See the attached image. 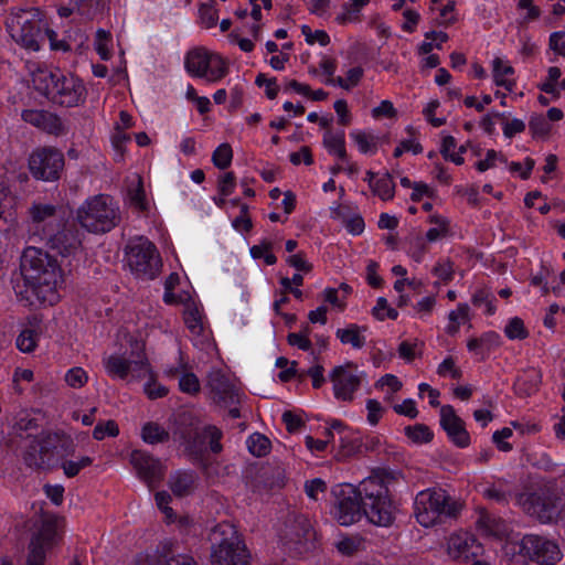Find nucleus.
I'll return each mask as SVG.
<instances>
[{"mask_svg": "<svg viewBox=\"0 0 565 565\" xmlns=\"http://www.w3.org/2000/svg\"><path fill=\"white\" fill-rule=\"evenodd\" d=\"M130 463L137 471L138 477L152 489L162 479L161 462L147 452L134 450L130 455Z\"/></svg>", "mask_w": 565, "mask_h": 565, "instance_id": "aec40b11", "label": "nucleus"}, {"mask_svg": "<svg viewBox=\"0 0 565 565\" xmlns=\"http://www.w3.org/2000/svg\"><path fill=\"white\" fill-rule=\"evenodd\" d=\"M497 161L507 163V159L498 151L491 149L487 151L486 159L480 160L476 163V168L480 172H484L491 168H494Z\"/></svg>", "mask_w": 565, "mask_h": 565, "instance_id": "13d9d810", "label": "nucleus"}, {"mask_svg": "<svg viewBox=\"0 0 565 565\" xmlns=\"http://www.w3.org/2000/svg\"><path fill=\"white\" fill-rule=\"evenodd\" d=\"M20 270L25 286L40 301L49 305L57 301L63 273L57 260L47 252L33 246L26 247L21 255Z\"/></svg>", "mask_w": 565, "mask_h": 565, "instance_id": "f257e3e1", "label": "nucleus"}, {"mask_svg": "<svg viewBox=\"0 0 565 565\" xmlns=\"http://www.w3.org/2000/svg\"><path fill=\"white\" fill-rule=\"evenodd\" d=\"M213 565H249V554L236 527L222 522L210 532Z\"/></svg>", "mask_w": 565, "mask_h": 565, "instance_id": "20e7f679", "label": "nucleus"}, {"mask_svg": "<svg viewBox=\"0 0 565 565\" xmlns=\"http://www.w3.org/2000/svg\"><path fill=\"white\" fill-rule=\"evenodd\" d=\"M46 446L45 433L39 437L33 438L23 456L24 462L32 469L41 470L45 469L50 465L52 454L50 448Z\"/></svg>", "mask_w": 565, "mask_h": 565, "instance_id": "b1692460", "label": "nucleus"}, {"mask_svg": "<svg viewBox=\"0 0 565 565\" xmlns=\"http://www.w3.org/2000/svg\"><path fill=\"white\" fill-rule=\"evenodd\" d=\"M249 452L256 457H263L270 450V440L263 434H252L247 439Z\"/></svg>", "mask_w": 565, "mask_h": 565, "instance_id": "ea45409f", "label": "nucleus"}, {"mask_svg": "<svg viewBox=\"0 0 565 565\" xmlns=\"http://www.w3.org/2000/svg\"><path fill=\"white\" fill-rule=\"evenodd\" d=\"M35 233L42 237L45 230H53L54 225L62 221L57 209L52 204L33 203L29 210Z\"/></svg>", "mask_w": 565, "mask_h": 565, "instance_id": "5701e85b", "label": "nucleus"}, {"mask_svg": "<svg viewBox=\"0 0 565 565\" xmlns=\"http://www.w3.org/2000/svg\"><path fill=\"white\" fill-rule=\"evenodd\" d=\"M50 548H46L44 545L40 544L38 541L31 540L30 546H29V555L26 559V565H44L45 563V556L46 551Z\"/></svg>", "mask_w": 565, "mask_h": 565, "instance_id": "8fccbe9b", "label": "nucleus"}, {"mask_svg": "<svg viewBox=\"0 0 565 565\" xmlns=\"http://www.w3.org/2000/svg\"><path fill=\"white\" fill-rule=\"evenodd\" d=\"M107 374L113 379L127 382L139 381L151 375V367L142 350L132 352L128 358L111 354L103 360Z\"/></svg>", "mask_w": 565, "mask_h": 565, "instance_id": "9d476101", "label": "nucleus"}, {"mask_svg": "<svg viewBox=\"0 0 565 565\" xmlns=\"http://www.w3.org/2000/svg\"><path fill=\"white\" fill-rule=\"evenodd\" d=\"M519 555L525 561H532L540 565H556L563 554L558 544L547 537L527 534L519 544Z\"/></svg>", "mask_w": 565, "mask_h": 565, "instance_id": "9b49d317", "label": "nucleus"}, {"mask_svg": "<svg viewBox=\"0 0 565 565\" xmlns=\"http://www.w3.org/2000/svg\"><path fill=\"white\" fill-rule=\"evenodd\" d=\"M524 511L535 518L541 523L555 522L562 512L561 498L557 493L551 491L530 494L523 502Z\"/></svg>", "mask_w": 565, "mask_h": 565, "instance_id": "2eb2a0df", "label": "nucleus"}, {"mask_svg": "<svg viewBox=\"0 0 565 565\" xmlns=\"http://www.w3.org/2000/svg\"><path fill=\"white\" fill-rule=\"evenodd\" d=\"M11 39L30 51H39L44 43V20L35 8L13 9L6 19Z\"/></svg>", "mask_w": 565, "mask_h": 565, "instance_id": "423d86ee", "label": "nucleus"}, {"mask_svg": "<svg viewBox=\"0 0 565 565\" xmlns=\"http://www.w3.org/2000/svg\"><path fill=\"white\" fill-rule=\"evenodd\" d=\"M431 10L437 12L436 21L439 25L448 26L457 21L454 1H448L445 4L440 3L433 7Z\"/></svg>", "mask_w": 565, "mask_h": 565, "instance_id": "79ce46f5", "label": "nucleus"}, {"mask_svg": "<svg viewBox=\"0 0 565 565\" xmlns=\"http://www.w3.org/2000/svg\"><path fill=\"white\" fill-rule=\"evenodd\" d=\"M476 525L483 535L493 536L495 539H503L508 536L510 532V526L503 519L484 510L479 511Z\"/></svg>", "mask_w": 565, "mask_h": 565, "instance_id": "393cba45", "label": "nucleus"}, {"mask_svg": "<svg viewBox=\"0 0 565 565\" xmlns=\"http://www.w3.org/2000/svg\"><path fill=\"white\" fill-rule=\"evenodd\" d=\"M161 565H198L194 558L186 554L162 555Z\"/></svg>", "mask_w": 565, "mask_h": 565, "instance_id": "774afa93", "label": "nucleus"}, {"mask_svg": "<svg viewBox=\"0 0 565 565\" xmlns=\"http://www.w3.org/2000/svg\"><path fill=\"white\" fill-rule=\"evenodd\" d=\"M405 434L415 443H427L433 438L429 428L423 424L405 427Z\"/></svg>", "mask_w": 565, "mask_h": 565, "instance_id": "3c124183", "label": "nucleus"}, {"mask_svg": "<svg viewBox=\"0 0 565 565\" xmlns=\"http://www.w3.org/2000/svg\"><path fill=\"white\" fill-rule=\"evenodd\" d=\"M513 435V431L509 427H504L501 430L494 431L492 436L493 443L497 445L498 449L501 451H510L512 449V445L505 439L510 438Z\"/></svg>", "mask_w": 565, "mask_h": 565, "instance_id": "680f3d73", "label": "nucleus"}, {"mask_svg": "<svg viewBox=\"0 0 565 565\" xmlns=\"http://www.w3.org/2000/svg\"><path fill=\"white\" fill-rule=\"evenodd\" d=\"M274 243L269 239H263L259 244L250 247V255L253 258H263L267 265H274L277 262L276 256L273 254Z\"/></svg>", "mask_w": 565, "mask_h": 565, "instance_id": "a19ab883", "label": "nucleus"}, {"mask_svg": "<svg viewBox=\"0 0 565 565\" xmlns=\"http://www.w3.org/2000/svg\"><path fill=\"white\" fill-rule=\"evenodd\" d=\"M428 223L433 226L426 233V239L434 243L450 235V221L439 214H430Z\"/></svg>", "mask_w": 565, "mask_h": 565, "instance_id": "473e14b6", "label": "nucleus"}, {"mask_svg": "<svg viewBox=\"0 0 565 565\" xmlns=\"http://www.w3.org/2000/svg\"><path fill=\"white\" fill-rule=\"evenodd\" d=\"M64 168V156L56 148L43 147L34 150L29 158L31 174L43 181H55Z\"/></svg>", "mask_w": 565, "mask_h": 565, "instance_id": "ddd939ff", "label": "nucleus"}, {"mask_svg": "<svg viewBox=\"0 0 565 565\" xmlns=\"http://www.w3.org/2000/svg\"><path fill=\"white\" fill-rule=\"evenodd\" d=\"M207 387L215 403L227 407L241 402L239 390L234 380L220 369H213L207 375Z\"/></svg>", "mask_w": 565, "mask_h": 565, "instance_id": "f3484780", "label": "nucleus"}, {"mask_svg": "<svg viewBox=\"0 0 565 565\" xmlns=\"http://www.w3.org/2000/svg\"><path fill=\"white\" fill-rule=\"evenodd\" d=\"M360 494L363 505V513L367 520L379 526H390L396 513V508L392 502L388 489L384 481L372 476L360 483Z\"/></svg>", "mask_w": 565, "mask_h": 565, "instance_id": "39448f33", "label": "nucleus"}, {"mask_svg": "<svg viewBox=\"0 0 565 565\" xmlns=\"http://www.w3.org/2000/svg\"><path fill=\"white\" fill-rule=\"evenodd\" d=\"M433 274L444 281H449L454 276L452 263L448 259L440 260L433 268Z\"/></svg>", "mask_w": 565, "mask_h": 565, "instance_id": "e2e57ef3", "label": "nucleus"}, {"mask_svg": "<svg viewBox=\"0 0 565 565\" xmlns=\"http://www.w3.org/2000/svg\"><path fill=\"white\" fill-rule=\"evenodd\" d=\"M42 239L46 242L47 246L63 256L75 253L82 245L81 234L74 224H64L56 232L54 228H44Z\"/></svg>", "mask_w": 565, "mask_h": 565, "instance_id": "a211bd4d", "label": "nucleus"}, {"mask_svg": "<svg viewBox=\"0 0 565 565\" xmlns=\"http://www.w3.org/2000/svg\"><path fill=\"white\" fill-rule=\"evenodd\" d=\"M128 196L130 205L134 206L136 210H147L148 203L146 200V194L140 178H137L136 184L129 189Z\"/></svg>", "mask_w": 565, "mask_h": 565, "instance_id": "c03bdc74", "label": "nucleus"}, {"mask_svg": "<svg viewBox=\"0 0 565 565\" xmlns=\"http://www.w3.org/2000/svg\"><path fill=\"white\" fill-rule=\"evenodd\" d=\"M169 431L158 423L149 422L142 426L141 438L145 443L154 445L169 440Z\"/></svg>", "mask_w": 565, "mask_h": 565, "instance_id": "72a5a7b5", "label": "nucleus"}, {"mask_svg": "<svg viewBox=\"0 0 565 565\" xmlns=\"http://www.w3.org/2000/svg\"><path fill=\"white\" fill-rule=\"evenodd\" d=\"M316 533L305 515H298L285 523L280 540L286 547L302 554L313 546Z\"/></svg>", "mask_w": 565, "mask_h": 565, "instance_id": "4468645a", "label": "nucleus"}, {"mask_svg": "<svg viewBox=\"0 0 565 565\" xmlns=\"http://www.w3.org/2000/svg\"><path fill=\"white\" fill-rule=\"evenodd\" d=\"M449 323L446 327V332L455 335L459 331L460 323L469 321V306L467 303H459L456 310L448 315Z\"/></svg>", "mask_w": 565, "mask_h": 565, "instance_id": "4c0bfd02", "label": "nucleus"}, {"mask_svg": "<svg viewBox=\"0 0 565 565\" xmlns=\"http://www.w3.org/2000/svg\"><path fill=\"white\" fill-rule=\"evenodd\" d=\"M34 88L55 104L74 107L85 99L82 81L60 70L40 67L32 73Z\"/></svg>", "mask_w": 565, "mask_h": 565, "instance_id": "f03ea898", "label": "nucleus"}, {"mask_svg": "<svg viewBox=\"0 0 565 565\" xmlns=\"http://www.w3.org/2000/svg\"><path fill=\"white\" fill-rule=\"evenodd\" d=\"M338 551L351 556L364 547V540L361 536H342L335 544Z\"/></svg>", "mask_w": 565, "mask_h": 565, "instance_id": "37998d69", "label": "nucleus"}, {"mask_svg": "<svg viewBox=\"0 0 565 565\" xmlns=\"http://www.w3.org/2000/svg\"><path fill=\"white\" fill-rule=\"evenodd\" d=\"M322 143L330 154L335 156L343 161L347 159L343 130L337 132L327 130L323 135Z\"/></svg>", "mask_w": 565, "mask_h": 565, "instance_id": "2f4dec72", "label": "nucleus"}, {"mask_svg": "<svg viewBox=\"0 0 565 565\" xmlns=\"http://www.w3.org/2000/svg\"><path fill=\"white\" fill-rule=\"evenodd\" d=\"M233 159V151L228 143L220 145L213 152L212 160L213 163L218 169H226Z\"/></svg>", "mask_w": 565, "mask_h": 565, "instance_id": "de8ad7c7", "label": "nucleus"}, {"mask_svg": "<svg viewBox=\"0 0 565 565\" xmlns=\"http://www.w3.org/2000/svg\"><path fill=\"white\" fill-rule=\"evenodd\" d=\"M184 322L193 334H200L203 326L201 321L200 309L196 303L189 299L184 303Z\"/></svg>", "mask_w": 565, "mask_h": 565, "instance_id": "e433bc0d", "label": "nucleus"}, {"mask_svg": "<svg viewBox=\"0 0 565 565\" xmlns=\"http://www.w3.org/2000/svg\"><path fill=\"white\" fill-rule=\"evenodd\" d=\"M179 387L183 393L198 394L200 392L199 379L193 373H183L179 379Z\"/></svg>", "mask_w": 565, "mask_h": 565, "instance_id": "6e6d98bb", "label": "nucleus"}, {"mask_svg": "<svg viewBox=\"0 0 565 565\" xmlns=\"http://www.w3.org/2000/svg\"><path fill=\"white\" fill-rule=\"evenodd\" d=\"M22 119L54 136H61L67 131L64 121L57 115L46 110L26 109L22 113Z\"/></svg>", "mask_w": 565, "mask_h": 565, "instance_id": "4be33fe9", "label": "nucleus"}, {"mask_svg": "<svg viewBox=\"0 0 565 565\" xmlns=\"http://www.w3.org/2000/svg\"><path fill=\"white\" fill-rule=\"evenodd\" d=\"M541 382V372L531 367L516 379L514 391L520 396H531L539 391Z\"/></svg>", "mask_w": 565, "mask_h": 565, "instance_id": "cd10ccee", "label": "nucleus"}, {"mask_svg": "<svg viewBox=\"0 0 565 565\" xmlns=\"http://www.w3.org/2000/svg\"><path fill=\"white\" fill-rule=\"evenodd\" d=\"M196 477L193 472L177 471L169 478V487L175 497H186L194 491Z\"/></svg>", "mask_w": 565, "mask_h": 565, "instance_id": "c85d7f7f", "label": "nucleus"}, {"mask_svg": "<svg viewBox=\"0 0 565 565\" xmlns=\"http://www.w3.org/2000/svg\"><path fill=\"white\" fill-rule=\"evenodd\" d=\"M111 35L108 31L103 29L97 30L95 39V50L99 54L100 58L107 61L111 56L110 52Z\"/></svg>", "mask_w": 565, "mask_h": 565, "instance_id": "49530a36", "label": "nucleus"}, {"mask_svg": "<svg viewBox=\"0 0 565 565\" xmlns=\"http://www.w3.org/2000/svg\"><path fill=\"white\" fill-rule=\"evenodd\" d=\"M149 381L145 384V393L151 399L163 397L168 394V388L153 380V375L146 376Z\"/></svg>", "mask_w": 565, "mask_h": 565, "instance_id": "bf43d9fd", "label": "nucleus"}, {"mask_svg": "<svg viewBox=\"0 0 565 565\" xmlns=\"http://www.w3.org/2000/svg\"><path fill=\"white\" fill-rule=\"evenodd\" d=\"M236 186V179L233 172H226L218 179V193L222 196H228L231 195Z\"/></svg>", "mask_w": 565, "mask_h": 565, "instance_id": "052dcab7", "label": "nucleus"}, {"mask_svg": "<svg viewBox=\"0 0 565 565\" xmlns=\"http://www.w3.org/2000/svg\"><path fill=\"white\" fill-rule=\"evenodd\" d=\"M352 140L356 143L362 153L373 154L377 150L379 137L371 132L354 130L350 134Z\"/></svg>", "mask_w": 565, "mask_h": 565, "instance_id": "f704fd0d", "label": "nucleus"}, {"mask_svg": "<svg viewBox=\"0 0 565 565\" xmlns=\"http://www.w3.org/2000/svg\"><path fill=\"white\" fill-rule=\"evenodd\" d=\"M463 509V502L441 488H429L417 493L414 514L417 522L434 526L445 519H456Z\"/></svg>", "mask_w": 565, "mask_h": 565, "instance_id": "7ed1b4c3", "label": "nucleus"}, {"mask_svg": "<svg viewBox=\"0 0 565 565\" xmlns=\"http://www.w3.org/2000/svg\"><path fill=\"white\" fill-rule=\"evenodd\" d=\"M184 66L190 75L204 78L207 83H216L228 73L226 61L217 53L204 47L189 51L185 55Z\"/></svg>", "mask_w": 565, "mask_h": 565, "instance_id": "1a4fd4ad", "label": "nucleus"}, {"mask_svg": "<svg viewBox=\"0 0 565 565\" xmlns=\"http://www.w3.org/2000/svg\"><path fill=\"white\" fill-rule=\"evenodd\" d=\"M440 425L450 440L458 447L465 448L470 444V436L466 430L463 420L456 414L451 405L440 408Z\"/></svg>", "mask_w": 565, "mask_h": 565, "instance_id": "412c9836", "label": "nucleus"}, {"mask_svg": "<svg viewBox=\"0 0 565 565\" xmlns=\"http://www.w3.org/2000/svg\"><path fill=\"white\" fill-rule=\"evenodd\" d=\"M437 373L440 376H450L451 379H459L461 376V371L456 366L455 360L452 358L445 359L438 365Z\"/></svg>", "mask_w": 565, "mask_h": 565, "instance_id": "0e129e2a", "label": "nucleus"}, {"mask_svg": "<svg viewBox=\"0 0 565 565\" xmlns=\"http://www.w3.org/2000/svg\"><path fill=\"white\" fill-rule=\"evenodd\" d=\"M309 328L306 327L301 332H294L288 334V343L292 347H297L300 350L308 351L311 349L312 343L308 338Z\"/></svg>", "mask_w": 565, "mask_h": 565, "instance_id": "4d7b16f0", "label": "nucleus"}, {"mask_svg": "<svg viewBox=\"0 0 565 565\" xmlns=\"http://www.w3.org/2000/svg\"><path fill=\"white\" fill-rule=\"evenodd\" d=\"M366 409H367V422L372 426H375L380 422L382 414H383V407H382L381 403L377 402L376 399H369L366 402Z\"/></svg>", "mask_w": 565, "mask_h": 565, "instance_id": "338daca9", "label": "nucleus"}, {"mask_svg": "<svg viewBox=\"0 0 565 565\" xmlns=\"http://www.w3.org/2000/svg\"><path fill=\"white\" fill-rule=\"evenodd\" d=\"M492 73L494 83L498 86H502L509 92L513 90L515 82L510 76L514 74V70L508 62L495 57L492 62Z\"/></svg>", "mask_w": 565, "mask_h": 565, "instance_id": "7c9ffc66", "label": "nucleus"}, {"mask_svg": "<svg viewBox=\"0 0 565 565\" xmlns=\"http://www.w3.org/2000/svg\"><path fill=\"white\" fill-rule=\"evenodd\" d=\"M364 373L353 363L337 366L330 374L333 393L337 399L351 402L354 393L360 388Z\"/></svg>", "mask_w": 565, "mask_h": 565, "instance_id": "dca6fc26", "label": "nucleus"}, {"mask_svg": "<svg viewBox=\"0 0 565 565\" xmlns=\"http://www.w3.org/2000/svg\"><path fill=\"white\" fill-rule=\"evenodd\" d=\"M93 463V459L88 456H84L78 460H64L62 462V469L67 478H73L79 473V471Z\"/></svg>", "mask_w": 565, "mask_h": 565, "instance_id": "09e8293b", "label": "nucleus"}, {"mask_svg": "<svg viewBox=\"0 0 565 565\" xmlns=\"http://www.w3.org/2000/svg\"><path fill=\"white\" fill-rule=\"evenodd\" d=\"M447 551L450 557L473 561L483 554V546L468 532H457L449 536Z\"/></svg>", "mask_w": 565, "mask_h": 565, "instance_id": "6ab92c4d", "label": "nucleus"}, {"mask_svg": "<svg viewBox=\"0 0 565 565\" xmlns=\"http://www.w3.org/2000/svg\"><path fill=\"white\" fill-rule=\"evenodd\" d=\"M371 190L381 200L390 201L394 198L395 183L390 173H384L375 182H371Z\"/></svg>", "mask_w": 565, "mask_h": 565, "instance_id": "c9c22d12", "label": "nucleus"}, {"mask_svg": "<svg viewBox=\"0 0 565 565\" xmlns=\"http://www.w3.org/2000/svg\"><path fill=\"white\" fill-rule=\"evenodd\" d=\"M505 335L511 339H525L527 337V332L524 328V323L520 318H513L511 319L504 329Z\"/></svg>", "mask_w": 565, "mask_h": 565, "instance_id": "5fc2aeb1", "label": "nucleus"}, {"mask_svg": "<svg viewBox=\"0 0 565 565\" xmlns=\"http://www.w3.org/2000/svg\"><path fill=\"white\" fill-rule=\"evenodd\" d=\"M76 218L88 232L106 233L118 224L120 216L113 199L99 194L86 200L78 207Z\"/></svg>", "mask_w": 565, "mask_h": 565, "instance_id": "0eeeda50", "label": "nucleus"}, {"mask_svg": "<svg viewBox=\"0 0 565 565\" xmlns=\"http://www.w3.org/2000/svg\"><path fill=\"white\" fill-rule=\"evenodd\" d=\"M252 226V220L248 216V206L246 204H242L241 214L234 218L233 227L241 232H249Z\"/></svg>", "mask_w": 565, "mask_h": 565, "instance_id": "69168bd1", "label": "nucleus"}, {"mask_svg": "<svg viewBox=\"0 0 565 565\" xmlns=\"http://www.w3.org/2000/svg\"><path fill=\"white\" fill-rule=\"evenodd\" d=\"M252 6L250 17L256 22L250 26L249 33L254 39L258 40L262 31V25L258 23L262 20V7L266 10L271 9V0H249Z\"/></svg>", "mask_w": 565, "mask_h": 565, "instance_id": "58836bf2", "label": "nucleus"}, {"mask_svg": "<svg viewBox=\"0 0 565 565\" xmlns=\"http://www.w3.org/2000/svg\"><path fill=\"white\" fill-rule=\"evenodd\" d=\"M126 260L132 274L141 279H153L162 267L157 247L143 236L136 237L128 243Z\"/></svg>", "mask_w": 565, "mask_h": 565, "instance_id": "6e6552de", "label": "nucleus"}, {"mask_svg": "<svg viewBox=\"0 0 565 565\" xmlns=\"http://www.w3.org/2000/svg\"><path fill=\"white\" fill-rule=\"evenodd\" d=\"M335 503L332 510L339 524L349 526L358 522L363 513L360 488L356 490L351 484H344L333 490Z\"/></svg>", "mask_w": 565, "mask_h": 565, "instance_id": "f8f14e48", "label": "nucleus"}, {"mask_svg": "<svg viewBox=\"0 0 565 565\" xmlns=\"http://www.w3.org/2000/svg\"><path fill=\"white\" fill-rule=\"evenodd\" d=\"M119 434L118 425L115 420H107L105 423H98L94 430H93V437L96 440H103L105 437H116Z\"/></svg>", "mask_w": 565, "mask_h": 565, "instance_id": "603ef678", "label": "nucleus"}, {"mask_svg": "<svg viewBox=\"0 0 565 565\" xmlns=\"http://www.w3.org/2000/svg\"><path fill=\"white\" fill-rule=\"evenodd\" d=\"M64 526L65 520L63 518L50 515L45 518L40 532L32 540L51 550L57 543Z\"/></svg>", "mask_w": 565, "mask_h": 565, "instance_id": "a878e982", "label": "nucleus"}, {"mask_svg": "<svg viewBox=\"0 0 565 565\" xmlns=\"http://www.w3.org/2000/svg\"><path fill=\"white\" fill-rule=\"evenodd\" d=\"M365 331V327L352 323L345 328L338 329L335 335L341 341V343L350 344L353 349L360 350L365 345L366 342L364 335Z\"/></svg>", "mask_w": 565, "mask_h": 565, "instance_id": "c756f323", "label": "nucleus"}, {"mask_svg": "<svg viewBox=\"0 0 565 565\" xmlns=\"http://www.w3.org/2000/svg\"><path fill=\"white\" fill-rule=\"evenodd\" d=\"M39 335L33 329H24L17 338V348L24 353L34 351Z\"/></svg>", "mask_w": 565, "mask_h": 565, "instance_id": "a18cd8bd", "label": "nucleus"}, {"mask_svg": "<svg viewBox=\"0 0 565 565\" xmlns=\"http://www.w3.org/2000/svg\"><path fill=\"white\" fill-rule=\"evenodd\" d=\"M46 448L49 447L51 454H56L60 457L73 455L76 450V445L71 436L63 431L45 433Z\"/></svg>", "mask_w": 565, "mask_h": 565, "instance_id": "bb28decb", "label": "nucleus"}, {"mask_svg": "<svg viewBox=\"0 0 565 565\" xmlns=\"http://www.w3.org/2000/svg\"><path fill=\"white\" fill-rule=\"evenodd\" d=\"M88 381L87 373L82 367H72L65 374V382L73 388L83 387Z\"/></svg>", "mask_w": 565, "mask_h": 565, "instance_id": "864d4df0", "label": "nucleus"}]
</instances>
